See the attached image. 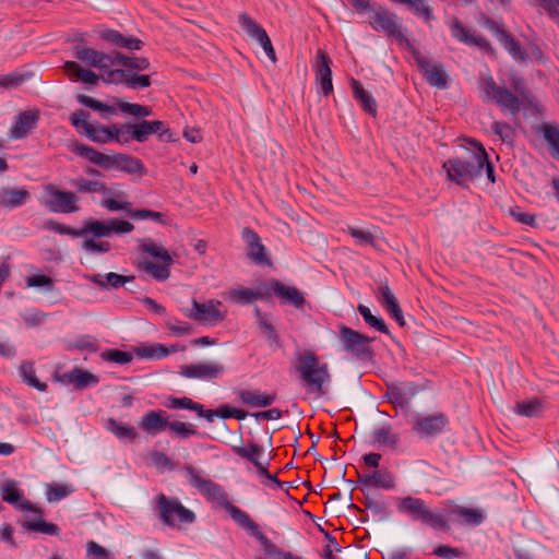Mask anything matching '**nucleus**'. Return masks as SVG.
Wrapping results in <instances>:
<instances>
[{
  "mask_svg": "<svg viewBox=\"0 0 559 559\" xmlns=\"http://www.w3.org/2000/svg\"><path fill=\"white\" fill-rule=\"evenodd\" d=\"M380 302L384 309L391 314H402L399 301L388 285H383L379 288Z\"/></svg>",
  "mask_w": 559,
  "mask_h": 559,
  "instance_id": "51",
  "label": "nucleus"
},
{
  "mask_svg": "<svg viewBox=\"0 0 559 559\" xmlns=\"http://www.w3.org/2000/svg\"><path fill=\"white\" fill-rule=\"evenodd\" d=\"M38 114L35 111H23L19 115L15 123L11 128L12 139H22L36 126Z\"/></svg>",
  "mask_w": 559,
  "mask_h": 559,
  "instance_id": "35",
  "label": "nucleus"
},
{
  "mask_svg": "<svg viewBox=\"0 0 559 559\" xmlns=\"http://www.w3.org/2000/svg\"><path fill=\"white\" fill-rule=\"evenodd\" d=\"M118 107L122 112L129 114V115H132L135 117H146L152 114L151 108L147 106L128 103V102H123V100H120L118 103Z\"/></svg>",
  "mask_w": 559,
  "mask_h": 559,
  "instance_id": "59",
  "label": "nucleus"
},
{
  "mask_svg": "<svg viewBox=\"0 0 559 559\" xmlns=\"http://www.w3.org/2000/svg\"><path fill=\"white\" fill-rule=\"evenodd\" d=\"M396 510L414 522H420L435 531H449V522L444 514L433 511L427 502L417 497L405 496L395 498Z\"/></svg>",
  "mask_w": 559,
  "mask_h": 559,
  "instance_id": "5",
  "label": "nucleus"
},
{
  "mask_svg": "<svg viewBox=\"0 0 559 559\" xmlns=\"http://www.w3.org/2000/svg\"><path fill=\"white\" fill-rule=\"evenodd\" d=\"M2 499L14 506L21 511H32L34 513H40V510L36 508L29 500L23 498L22 491L17 488L14 480H8L1 488Z\"/></svg>",
  "mask_w": 559,
  "mask_h": 559,
  "instance_id": "26",
  "label": "nucleus"
},
{
  "mask_svg": "<svg viewBox=\"0 0 559 559\" xmlns=\"http://www.w3.org/2000/svg\"><path fill=\"white\" fill-rule=\"evenodd\" d=\"M190 302L195 314H222V302L219 300L211 299L200 304L192 299Z\"/></svg>",
  "mask_w": 559,
  "mask_h": 559,
  "instance_id": "54",
  "label": "nucleus"
},
{
  "mask_svg": "<svg viewBox=\"0 0 559 559\" xmlns=\"http://www.w3.org/2000/svg\"><path fill=\"white\" fill-rule=\"evenodd\" d=\"M359 483L365 487H377L385 490L395 488V477L388 469H377L359 476Z\"/></svg>",
  "mask_w": 559,
  "mask_h": 559,
  "instance_id": "28",
  "label": "nucleus"
},
{
  "mask_svg": "<svg viewBox=\"0 0 559 559\" xmlns=\"http://www.w3.org/2000/svg\"><path fill=\"white\" fill-rule=\"evenodd\" d=\"M338 341L342 350L348 353L352 357L361 361H367L371 359V337L366 336L345 325H341Z\"/></svg>",
  "mask_w": 559,
  "mask_h": 559,
  "instance_id": "9",
  "label": "nucleus"
},
{
  "mask_svg": "<svg viewBox=\"0 0 559 559\" xmlns=\"http://www.w3.org/2000/svg\"><path fill=\"white\" fill-rule=\"evenodd\" d=\"M79 231H82V235L91 233L98 238L109 237L111 235V229L109 228V221H87L84 227L79 229Z\"/></svg>",
  "mask_w": 559,
  "mask_h": 559,
  "instance_id": "53",
  "label": "nucleus"
},
{
  "mask_svg": "<svg viewBox=\"0 0 559 559\" xmlns=\"http://www.w3.org/2000/svg\"><path fill=\"white\" fill-rule=\"evenodd\" d=\"M238 21L243 32L262 47L272 63H276L275 49L265 29L246 13H241Z\"/></svg>",
  "mask_w": 559,
  "mask_h": 559,
  "instance_id": "14",
  "label": "nucleus"
},
{
  "mask_svg": "<svg viewBox=\"0 0 559 559\" xmlns=\"http://www.w3.org/2000/svg\"><path fill=\"white\" fill-rule=\"evenodd\" d=\"M501 46L518 61H524L527 53L521 48L518 41L509 34H502V38L499 40Z\"/></svg>",
  "mask_w": 559,
  "mask_h": 559,
  "instance_id": "52",
  "label": "nucleus"
},
{
  "mask_svg": "<svg viewBox=\"0 0 559 559\" xmlns=\"http://www.w3.org/2000/svg\"><path fill=\"white\" fill-rule=\"evenodd\" d=\"M105 83H124L129 88H145L151 85V78L146 74L133 73L124 69H115L107 71L103 76Z\"/></svg>",
  "mask_w": 559,
  "mask_h": 559,
  "instance_id": "18",
  "label": "nucleus"
},
{
  "mask_svg": "<svg viewBox=\"0 0 559 559\" xmlns=\"http://www.w3.org/2000/svg\"><path fill=\"white\" fill-rule=\"evenodd\" d=\"M272 292L284 305L294 306L299 311H305L306 300L300 290L294 286H287L277 280H272L265 285V294Z\"/></svg>",
  "mask_w": 559,
  "mask_h": 559,
  "instance_id": "15",
  "label": "nucleus"
},
{
  "mask_svg": "<svg viewBox=\"0 0 559 559\" xmlns=\"http://www.w3.org/2000/svg\"><path fill=\"white\" fill-rule=\"evenodd\" d=\"M20 376L22 377L23 381L28 384L32 388H35L36 390L40 392H45L47 390V384L44 382H40L35 373L34 364L31 361H24L20 366Z\"/></svg>",
  "mask_w": 559,
  "mask_h": 559,
  "instance_id": "48",
  "label": "nucleus"
},
{
  "mask_svg": "<svg viewBox=\"0 0 559 559\" xmlns=\"http://www.w3.org/2000/svg\"><path fill=\"white\" fill-rule=\"evenodd\" d=\"M369 23L374 31H381L388 37L395 39L402 48L409 50L414 48L405 36L399 17L394 13L380 8L370 15Z\"/></svg>",
  "mask_w": 559,
  "mask_h": 559,
  "instance_id": "8",
  "label": "nucleus"
},
{
  "mask_svg": "<svg viewBox=\"0 0 559 559\" xmlns=\"http://www.w3.org/2000/svg\"><path fill=\"white\" fill-rule=\"evenodd\" d=\"M168 414L163 409L148 411L139 421V427L153 437L168 429Z\"/></svg>",
  "mask_w": 559,
  "mask_h": 559,
  "instance_id": "22",
  "label": "nucleus"
},
{
  "mask_svg": "<svg viewBox=\"0 0 559 559\" xmlns=\"http://www.w3.org/2000/svg\"><path fill=\"white\" fill-rule=\"evenodd\" d=\"M259 328L261 333L265 336L271 347L280 346V338L274 325L269 321L266 317H261L259 320Z\"/></svg>",
  "mask_w": 559,
  "mask_h": 559,
  "instance_id": "57",
  "label": "nucleus"
},
{
  "mask_svg": "<svg viewBox=\"0 0 559 559\" xmlns=\"http://www.w3.org/2000/svg\"><path fill=\"white\" fill-rule=\"evenodd\" d=\"M86 278L100 289H118L119 287L134 281L133 275L126 276L114 272L87 275Z\"/></svg>",
  "mask_w": 559,
  "mask_h": 559,
  "instance_id": "30",
  "label": "nucleus"
},
{
  "mask_svg": "<svg viewBox=\"0 0 559 559\" xmlns=\"http://www.w3.org/2000/svg\"><path fill=\"white\" fill-rule=\"evenodd\" d=\"M452 36L456 38L459 41L474 45L484 49L490 53L493 52V48L491 44L485 39L484 37H476L468 33V31L457 21L455 20L451 25Z\"/></svg>",
  "mask_w": 559,
  "mask_h": 559,
  "instance_id": "34",
  "label": "nucleus"
},
{
  "mask_svg": "<svg viewBox=\"0 0 559 559\" xmlns=\"http://www.w3.org/2000/svg\"><path fill=\"white\" fill-rule=\"evenodd\" d=\"M134 352H135L136 356L140 358L162 359V358L167 357L170 353H173L174 349L167 348L160 344H154V345L138 346L134 349Z\"/></svg>",
  "mask_w": 559,
  "mask_h": 559,
  "instance_id": "45",
  "label": "nucleus"
},
{
  "mask_svg": "<svg viewBox=\"0 0 559 559\" xmlns=\"http://www.w3.org/2000/svg\"><path fill=\"white\" fill-rule=\"evenodd\" d=\"M99 37L105 41L120 48L128 50H140L143 46V41L133 36H124L116 29L106 28L100 31Z\"/></svg>",
  "mask_w": 559,
  "mask_h": 559,
  "instance_id": "29",
  "label": "nucleus"
},
{
  "mask_svg": "<svg viewBox=\"0 0 559 559\" xmlns=\"http://www.w3.org/2000/svg\"><path fill=\"white\" fill-rule=\"evenodd\" d=\"M126 192L123 191H117L116 193V198H105L103 201H102V206H104L105 209H107L108 211H126L127 214L134 218V219H146V218H151L153 221H156L160 224H165V215L160 212H155V211H151V210H132L130 207V203L126 200Z\"/></svg>",
  "mask_w": 559,
  "mask_h": 559,
  "instance_id": "13",
  "label": "nucleus"
},
{
  "mask_svg": "<svg viewBox=\"0 0 559 559\" xmlns=\"http://www.w3.org/2000/svg\"><path fill=\"white\" fill-rule=\"evenodd\" d=\"M457 520H462L463 524L478 526L483 523L485 516L478 509L457 507L451 511Z\"/></svg>",
  "mask_w": 559,
  "mask_h": 559,
  "instance_id": "44",
  "label": "nucleus"
},
{
  "mask_svg": "<svg viewBox=\"0 0 559 559\" xmlns=\"http://www.w3.org/2000/svg\"><path fill=\"white\" fill-rule=\"evenodd\" d=\"M294 368L306 392L321 397L331 384V373L326 362H321L312 349L297 350Z\"/></svg>",
  "mask_w": 559,
  "mask_h": 559,
  "instance_id": "2",
  "label": "nucleus"
},
{
  "mask_svg": "<svg viewBox=\"0 0 559 559\" xmlns=\"http://www.w3.org/2000/svg\"><path fill=\"white\" fill-rule=\"evenodd\" d=\"M316 81L320 85L324 96L333 92L332 71L330 58L322 49L317 51V63L314 66Z\"/></svg>",
  "mask_w": 559,
  "mask_h": 559,
  "instance_id": "24",
  "label": "nucleus"
},
{
  "mask_svg": "<svg viewBox=\"0 0 559 559\" xmlns=\"http://www.w3.org/2000/svg\"><path fill=\"white\" fill-rule=\"evenodd\" d=\"M79 193H103L107 198H116L117 191L109 189L106 183L97 180H88L83 177L72 178L69 181Z\"/></svg>",
  "mask_w": 559,
  "mask_h": 559,
  "instance_id": "33",
  "label": "nucleus"
},
{
  "mask_svg": "<svg viewBox=\"0 0 559 559\" xmlns=\"http://www.w3.org/2000/svg\"><path fill=\"white\" fill-rule=\"evenodd\" d=\"M31 198V193L25 188L0 187V205L5 209L22 206Z\"/></svg>",
  "mask_w": 559,
  "mask_h": 559,
  "instance_id": "31",
  "label": "nucleus"
},
{
  "mask_svg": "<svg viewBox=\"0 0 559 559\" xmlns=\"http://www.w3.org/2000/svg\"><path fill=\"white\" fill-rule=\"evenodd\" d=\"M55 378L63 385L72 384L76 390L86 389L99 383V378L96 374L78 367L62 374H56Z\"/></svg>",
  "mask_w": 559,
  "mask_h": 559,
  "instance_id": "20",
  "label": "nucleus"
},
{
  "mask_svg": "<svg viewBox=\"0 0 559 559\" xmlns=\"http://www.w3.org/2000/svg\"><path fill=\"white\" fill-rule=\"evenodd\" d=\"M540 409L539 402L532 400V401H524L516 403L515 412L519 415L525 416V417H534L538 414Z\"/></svg>",
  "mask_w": 559,
  "mask_h": 559,
  "instance_id": "63",
  "label": "nucleus"
},
{
  "mask_svg": "<svg viewBox=\"0 0 559 559\" xmlns=\"http://www.w3.org/2000/svg\"><path fill=\"white\" fill-rule=\"evenodd\" d=\"M139 248L143 252H146L152 257L159 259L165 265H170L173 263V258L168 253V251L163 246H159L151 240H142Z\"/></svg>",
  "mask_w": 559,
  "mask_h": 559,
  "instance_id": "47",
  "label": "nucleus"
},
{
  "mask_svg": "<svg viewBox=\"0 0 559 559\" xmlns=\"http://www.w3.org/2000/svg\"><path fill=\"white\" fill-rule=\"evenodd\" d=\"M103 360L118 365H127L132 361L133 355L119 349H106L100 354Z\"/></svg>",
  "mask_w": 559,
  "mask_h": 559,
  "instance_id": "56",
  "label": "nucleus"
},
{
  "mask_svg": "<svg viewBox=\"0 0 559 559\" xmlns=\"http://www.w3.org/2000/svg\"><path fill=\"white\" fill-rule=\"evenodd\" d=\"M78 100L80 104L90 107L94 110L102 111V112H115L116 108L112 106H108L91 96L87 95H79Z\"/></svg>",
  "mask_w": 559,
  "mask_h": 559,
  "instance_id": "62",
  "label": "nucleus"
},
{
  "mask_svg": "<svg viewBox=\"0 0 559 559\" xmlns=\"http://www.w3.org/2000/svg\"><path fill=\"white\" fill-rule=\"evenodd\" d=\"M150 461L152 465H154L160 472L173 471L175 468L171 460L166 454L158 451H153L150 453Z\"/></svg>",
  "mask_w": 559,
  "mask_h": 559,
  "instance_id": "61",
  "label": "nucleus"
},
{
  "mask_svg": "<svg viewBox=\"0 0 559 559\" xmlns=\"http://www.w3.org/2000/svg\"><path fill=\"white\" fill-rule=\"evenodd\" d=\"M43 227L47 230H50V231H53V233H57L60 235H70L72 237L82 236V231H79V229H74L71 226L61 224L52 218L45 221Z\"/></svg>",
  "mask_w": 559,
  "mask_h": 559,
  "instance_id": "58",
  "label": "nucleus"
},
{
  "mask_svg": "<svg viewBox=\"0 0 559 559\" xmlns=\"http://www.w3.org/2000/svg\"><path fill=\"white\" fill-rule=\"evenodd\" d=\"M237 526L246 531L249 536L255 538L261 544L266 556H277L280 559H283V555L288 552L281 550L272 540H270L262 533L260 526L251 520L249 514Z\"/></svg>",
  "mask_w": 559,
  "mask_h": 559,
  "instance_id": "19",
  "label": "nucleus"
},
{
  "mask_svg": "<svg viewBox=\"0 0 559 559\" xmlns=\"http://www.w3.org/2000/svg\"><path fill=\"white\" fill-rule=\"evenodd\" d=\"M105 428L110 431L117 439L124 441H133L139 437L133 426L127 425L115 418H108L104 423Z\"/></svg>",
  "mask_w": 559,
  "mask_h": 559,
  "instance_id": "37",
  "label": "nucleus"
},
{
  "mask_svg": "<svg viewBox=\"0 0 559 559\" xmlns=\"http://www.w3.org/2000/svg\"><path fill=\"white\" fill-rule=\"evenodd\" d=\"M225 368L217 362L193 364L182 368L180 374L186 378H195L202 380H212L223 374Z\"/></svg>",
  "mask_w": 559,
  "mask_h": 559,
  "instance_id": "25",
  "label": "nucleus"
},
{
  "mask_svg": "<svg viewBox=\"0 0 559 559\" xmlns=\"http://www.w3.org/2000/svg\"><path fill=\"white\" fill-rule=\"evenodd\" d=\"M23 526L27 531L37 532L50 536H58L60 533V528L58 525L53 523H48L41 518H38L36 520H28L23 524Z\"/></svg>",
  "mask_w": 559,
  "mask_h": 559,
  "instance_id": "50",
  "label": "nucleus"
},
{
  "mask_svg": "<svg viewBox=\"0 0 559 559\" xmlns=\"http://www.w3.org/2000/svg\"><path fill=\"white\" fill-rule=\"evenodd\" d=\"M265 295V285L263 287H258L257 289L251 288H241V289H231L224 294L225 299L240 305H247L255 301L258 298H261Z\"/></svg>",
  "mask_w": 559,
  "mask_h": 559,
  "instance_id": "36",
  "label": "nucleus"
},
{
  "mask_svg": "<svg viewBox=\"0 0 559 559\" xmlns=\"http://www.w3.org/2000/svg\"><path fill=\"white\" fill-rule=\"evenodd\" d=\"M86 550L90 559H115L110 550L93 540L87 543Z\"/></svg>",
  "mask_w": 559,
  "mask_h": 559,
  "instance_id": "60",
  "label": "nucleus"
},
{
  "mask_svg": "<svg viewBox=\"0 0 559 559\" xmlns=\"http://www.w3.org/2000/svg\"><path fill=\"white\" fill-rule=\"evenodd\" d=\"M126 129L128 132H131V139L138 141V142H145L147 138L153 134L151 132V127L148 124V121L143 120L140 123H127Z\"/></svg>",
  "mask_w": 559,
  "mask_h": 559,
  "instance_id": "55",
  "label": "nucleus"
},
{
  "mask_svg": "<svg viewBox=\"0 0 559 559\" xmlns=\"http://www.w3.org/2000/svg\"><path fill=\"white\" fill-rule=\"evenodd\" d=\"M64 69L69 76H74L76 80L83 83L96 85L99 81V76L96 73H94L91 70L82 68L75 61H67L64 63Z\"/></svg>",
  "mask_w": 559,
  "mask_h": 559,
  "instance_id": "40",
  "label": "nucleus"
},
{
  "mask_svg": "<svg viewBox=\"0 0 559 559\" xmlns=\"http://www.w3.org/2000/svg\"><path fill=\"white\" fill-rule=\"evenodd\" d=\"M45 195L41 204L53 213H76L79 197L72 191L59 190L55 185L48 183L44 187Z\"/></svg>",
  "mask_w": 559,
  "mask_h": 559,
  "instance_id": "10",
  "label": "nucleus"
},
{
  "mask_svg": "<svg viewBox=\"0 0 559 559\" xmlns=\"http://www.w3.org/2000/svg\"><path fill=\"white\" fill-rule=\"evenodd\" d=\"M235 394L240 403L248 407H267L276 400L275 393L263 392L260 389H239Z\"/></svg>",
  "mask_w": 559,
  "mask_h": 559,
  "instance_id": "23",
  "label": "nucleus"
},
{
  "mask_svg": "<svg viewBox=\"0 0 559 559\" xmlns=\"http://www.w3.org/2000/svg\"><path fill=\"white\" fill-rule=\"evenodd\" d=\"M73 152L104 169H119L127 174H143L145 170L140 159L127 154L108 155L84 144H76Z\"/></svg>",
  "mask_w": 559,
  "mask_h": 559,
  "instance_id": "7",
  "label": "nucleus"
},
{
  "mask_svg": "<svg viewBox=\"0 0 559 559\" xmlns=\"http://www.w3.org/2000/svg\"><path fill=\"white\" fill-rule=\"evenodd\" d=\"M471 143L476 147L475 152H466L463 156L450 158L443 164L448 178L464 187L481 176L486 163L484 146L475 140Z\"/></svg>",
  "mask_w": 559,
  "mask_h": 559,
  "instance_id": "3",
  "label": "nucleus"
},
{
  "mask_svg": "<svg viewBox=\"0 0 559 559\" xmlns=\"http://www.w3.org/2000/svg\"><path fill=\"white\" fill-rule=\"evenodd\" d=\"M419 391L420 386L415 382H401L388 386L386 397L392 404L404 407Z\"/></svg>",
  "mask_w": 559,
  "mask_h": 559,
  "instance_id": "21",
  "label": "nucleus"
},
{
  "mask_svg": "<svg viewBox=\"0 0 559 559\" xmlns=\"http://www.w3.org/2000/svg\"><path fill=\"white\" fill-rule=\"evenodd\" d=\"M169 265H158L153 262H145L143 267L150 273L154 278L158 281H165L169 277L170 272L168 270Z\"/></svg>",
  "mask_w": 559,
  "mask_h": 559,
  "instance_id": "64",
  "label": "nucleus"
},
{
  "mask_svg": "<svg viewBox=\"0 0 559 559\" xmlns=\"http://www.w3.org/2000/svg\"><path fill=\"white\" fill-rule=\"evenodd\" d=\"M510 83L512 91L508 90L506 86L498 85L491 75H487L479 81L478 86L481 98L485 102L495 103L501 110L516 116L521 106L524 104L531 105L533 98L521 76L512 74L510 76Z\"/></svg>",
  "mask_w": 559,
  "mask_h": 559,
  "instance_id": "1",
  "label": "nucleus"
},
{
  "mask_svg": "<svg viewBox=\"0 0 559 559\" xmlns=\"http://www.w3.org/2000/svg\"><path fill=\"white\" fill-rule=\"evenodd\" d=\"M112 58H115V64L119 63L128 69L144 71L151 68V63L145 57L127 56L120 51H112Z\"/></svg>",
  "mask_w": 559,
  "mask_h": 559,
  "instance_id": "42",
  "label": "nucleus"
},
{
  "mask_svg": "<svg viewBox=\"0 0 559 559\" xmlns=\"http://www.w3.org/2000/svg\"><path fill=\"white\" fill-rule=\"evenodd\" d=\"M152 510L155 516L168 527L180 528L182 525L193 524L195 513L186 508L176 497L158 493L153 498Z\"/></svg>",
  "mask_w": 559,
  "mask_h": 559,
  "instance_id": "6",
  "label": "nucleus"
},
{
  "mask_svg": "<svg viewBox=\"0 0 559 559\" xmlns=\"http://www.w3.org/2000/svg\"><path fill=\"white\" fill-rule=\"evenodd\" d=\"M364 506L365 509L371 513L376 521H388L391 516L390 506L383 499H377L367 496L365 497Z\"/></svg>",
  "mask_w": 559,
  "mask_h": 559,
  "instance_id": "38",
  "label": "nucleus"
},
{
  "mask_svg": "<svg viewBox=\"0 0 559 559\" xmlns=\"http://www.w3.org/2000/svg\"><path fill=\"white\" fill-rule=\"evenodd\" d=\"M74 491V488L70 484H47L46 485V498L48 502H59L67 498Z\"/></svg>",
  "mask_w": 559,
  "mask_h": 559,
  "instance_id": "49",
  "label": "nucleus"
},
{
  "mask_svg": "<svg viewBox=\"0 0 559 559\" xmlns=\"http://www.w3.org/2000/svg\"><path fill=\"white\" fill-rule=\"evenodd\" d=\"M234 452L241 459H245L254 465V467L257 468L258 476L267 479V481L264 483L266 486H271L274 488L282 487V483L277 479V477L275 475L270 474L267 471L270 460L264 459L263 447L251 442L247 445L235 447Z\"/></svg>",
  "mask_w": 559,
  "mask_h": 559,
  "instance_id": "11",
  "label": "nucleus"
},
{
  "mask_svg": "<svg viewBox=\"0 0 559 559\" xmlns=\"http://www.w3.org/2000/svg\"><path fill=\"white\" fill-rule=\"evenodd\" d=\"M164 405L167 408L171 409H189L195 412L200 417H202L203 414V405L200 403L194 402L193 400L189 397H175L169 396L164 402Z\"/></svg>",
  "mask_w": 559,
  "mask_h": 559,
  "instance_id": "46",
  "label": "nucleus"
},
{
  "mask_svg": "<svg viewBox=\"0 0 559 559\" xmlns=\"http://www.w3.org/2000/svg\"><path fill=\"white\" fill-rule=\"evenodd\" d=\"M400 442V435L394 432L389 424L374 428L371 432V444L377 448L395 449Z\"/></svg>",
  "mask_w": 559,
  "mask_h": 559,
  "instance_id": "32",
  "label": "nucleus"
},
{
  "mask_svg": "<svg viewBox=\"0 0 559 559\" xmlns=\"http://www.w3.org/2000/svg\"><path fill=\"white\" fill-rule=\"evenodd\" d=\"M347 233L359 243L370 245L377 247L378 240L381 239V234L378 228L362 229L354 226L347 227Z\"/></svg>",
  "mask_w": 559,
  "mask_h": 559,
  "instance_id": "43",
  "label": "nucleus"
},
{
  "mask_svg": "<svg viewBox=\"0 0 559 559\" xmlns=\"http://www.w3.org/2000/svg\"><path fill=\"white\" fill-rule=\"evenodd\" d=\"M352 88L355 98L361 104V107L369 115L376 116L377 103L374 98L362 87L361 83L355 79H352Z\"/></svg>",
  "mask_w": 559,
  "mask_h": 559,
  "instance_id": "41",
  "label": "nucleus"
},
{
  "mask_svg": "<svg viewBox=\"0 0 559 559\" xmlns=\"http://www.w3.org/2000/svg\"><path fill=\"white\" fill-rule=\"evenodd\" d=\"M544 140L547 142L554 157H559V126L556 122H545L538 128Z\"/></svg>",
  "mask_w": 559,
  "mask_h": 559,
  "instance_id": "39",
  "label": "nucleus"
},
{
  "mask_svg": "<svg viewBox=\"0 0 559 559\" xmlns=\"http://www.w3.org/2000/svg\"><path fill=\"white\" fill-rule=\"evenodd\" d=\"M449 418L443 413L416 414L412 419V430L419 438H429L444 432Z\"/></svg>",
  "mask_w": 559,
  "mask_h": 559,
  "instance_id": "12",
  "label": "nucleus"
},
{
  "mask_svg": "<svg viewBox=\"0 0 559 559\" xmlns=\"http://www.w3.org/2000/svg\"><path fill=\"white\" fill-rule=\"evenodd\" d=\"M241 235L248 246V258L259 264H270L265 247L261 243L259 235L248 227L242 229Z\"/></svg>",
  "mask_w": 559,
  "mask_h": 559,
  "instance_id": "27",
  "label": "nucleus"
},
{
  "mask_svg": "<svg viewBox=\"0 0 559 559\" xmlns=\"http://www.w3.org/2000/svg\"><path fill=\"white\" fill-rule=\"evenodd\" d=\"M414 55L416 63L427 82L438 88H444L448 83V75L442 64L430 63L418 50L413 48L411 50Z\"/></svg>",
  "mask_w": 559,
  "mask_h": 559,
  "instance_id": "17",
  "label": "nucleus"
},
{
  "mask_svg": "<svg viewBox=\"0 0 559 559\" xmlns=\"http://www.w3.org/2000/svg\"><path fill=\"white\" fill-rule=\"evenodd\" d=\"M185 472L189 484L207 499L218 503L237 525L248 515L247 512L229 501L228 493L221 485L211 479L203 478L200 473L191 466H186Z\"/></svg>",
  "mask_w": 559,
  "mask_h": 559,
  "instance_id": "4",
  "label": "nucleus"
},
{
  "mask_svg": "<svg viewBox=\"0 0 559 559\" xmlns=\"http://www.w3.org/2000/svg\"><path fill=\"white\" fill-rule=\"evenodd\" d=\"M72 52L74 58L96 69L109 71L110 67L115 64L112 52L106 53L81 44L75 45Z\"/></svg>",
  "mask_w": 559,
  "mask_h": 559,
  "instance_id": "16",
  "label": "nucleus"
}]
</instances>
